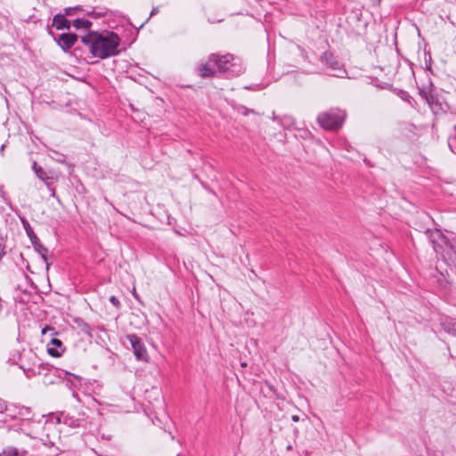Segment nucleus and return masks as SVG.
<instances>
[{
  "label": "nucleus",
  "mask_w": 456,
  "mask_h": 456,
  "mask_svg": "<svg viewBox=\"0 0 456 456\" xmlns=\"http://www.w3.org/2000/svg\"><path fill=\"white\" fill-rule=\"evenodd\" d=\"M429 239L437 254L441 253L440 249L443 248L442 243L446 246L444 257L450 260L456 267V240H449L439 231L431 232Z\"/></svg>",
  "instance_id": "nucleus-3"
},
{
  "label": "nucleus",
  "mask_w": 456,
  "mask_h": 456,
  "mask_svg": "<svg viewBox=\"0 0 456 456\" xmlns=\"http://www.w3.org/2000/svg\"><path fill=\"white\" fill-rule=\"evenodd\" d=\"M30 241H31L34 248L36 249V251L40 254L42 259L48 266V263H47L48 249L44 245L41 244V242L37 237L36 240H30Z\"/></svg>",
  "instance_id": "nucleus-16"
},
{
  "label": "nucleus",
  "mask_w": 456,
  "mask_h": 456,
  "mask_svg": "<svg viewBox=\"0 0 456 456\" xmlns=\"http://www.w3.org/2000/svg\"><path fill=\"white\" fill-rule=\"evenodd\" d=\"M54 41L64 52H68L77 41V36L73 33H62L59 37H54Z\"/></svg>",
  "instance_id": "nucleus-9"
},
{
  "label": "nucleus",
  "mask_w": 456,
  "mask_h": 456,
  "mask_svg": "<svg viewBox=\"0 0 456 456\" xmlns=\"http://www.w3.org/2000/svg\"><path fill=\"white\" fill-rule=\"evenodd\" d=\"M345 118L346 114L343 111L330 110L320 113L317 117V122L325 130L337 131L342 126Z\"/></svg>",
  "instance_id": "nucleus-4"
},
{
  "label": "nucleus",
  "mask_w": 456,
  "mask_h": 456,
  "mask_svg": "<svg viewBox=\"0 0 456 456\" xmlns=\"http://www.w3.org/2000/svg\"><path fill=\"white\" fill-rule=\"evenodd\" d=\"M22 224H23V227L26 231V233L28 235V237L29 238V240H36L37 239V235L36 233L34 232L32 227L30 226V224H28V222L25 219H22Z\"/></svg>",
  "instance_id": "nucleus-19"
},
{
  "label": "nucleus",
  "mask_w": 456,
  "mask_h": 456,
  "mask_svg": "<svg viewBox=\"0 0 456 456\" xmlns=\"http://www.w3.org/2000/svg\"><path fill=\"white\" fill-rule=\"evenodd\" d=\"M82 43L88 47L90 53L99 59H107L119 53L118 45L120 38L114 33L108 31L100 33L90 31L81 37Z\"/></svg>",
  "instance_id": "nucleus-1"
},
{
  "label": "nucleus",
  "mask_w": 456,
  "mask_h": 456,
  "mask_svg": "<svg viewBox=\"0 0 456 456\" xmlns=\"http://www.w3.org/2000/svg\"><path fill=\"white\" fill-rule=\"evenodd\" d=\"M411 99V97L409 94H407L406 97L404 98V100L409 102H410Z\"/></svg>",
  "instance_id": "nucleus-27"
},
{
  "label": "nucleus",
  "mask_w": 456,
  "mask_h": 456,
  "mask_svg": "<svg viewBox=\"0 0 456 456\" xmlns=\"http://www.w3.org/2000/svg\"><path fill=\"white\" fill-rule=\"evenodd\" d=\"M215 67H216V65L214 64V61H210V56H209L208 60L206 63L201 64L200 66L198 67L199 75L201 77H214L216 74Z\"/></svg>",
  "instance_id": "nucleus-12"
},
{
  "label": "nucleus",
  "mask_w": 456,
  "mask_h": 456,
  "mask_svg": "<svg viewBox=\"0 0 456 456\" xmlns=\"http://www.w3.org/2000/svg\"><path fill=\"white\" fill-rule=\"evenodd\" d=\"M71 10H72L71 8L66 9V10H65V11H66V14H67V15H70V11H71Z\"/></svg>",
  "instance_id": "nucleus-28"
},
{
  "label": "nucleus",
  "mask_w": 456,
  "mask_h": 456,
  "mask_svg": "<svg viewBox=\"0 0 456 456\" xmlns=\"http://www.w3.org/2000/svg\"><path fill=\"white\" fill-rule=\"evenodd\" d=\"M70 21L62 14H56L53 19V26L57 29H69Z\"/></svg>",
  "instance_id": "nucleus-14"
},
{
  "label": "nucleus",
  "mask_w": 456,
  "mask_h": 456,
  "mask_svg": "<svg viewBox=\"0 0 456 456\" xmlns=\"http://www.w3.org/2000/svg\"><path fill=\"white\" fill-rule=\"evenodd\" d=\"M236 58L231 54L227 53L224 55H219L217 53L210 54V61H214V64L216 65L217 69L220 72L232 71L238 75L241 71V68L238 67V69H232V68H237V64L234 62Z\"/></svg>",
  "instance_id": "nucleus-6"
},
{
  "label": "nucleus",
  "mask_w": 456,
  "mask_h": 456,
  "mask_svg": "<svg viewBox=\"0 0 456 456\" xmlns=\"http://www.w3.org/2000/svg\"><path fill=\"white\" fill-rule=\"evenodd\" d=\"M158 12V9L157 8H154L151 12V16L155 14L156 12Z\"/></svg>",
  "instance_id": "nucleus-26"
},
{
  "label": "nucleus",
  "mask_w": 456,
  "mask_h": 456,
  "mask_svg": "<svg viewBox=\"0 0 456 456\" xmlns=\"http://www.w3.org/2000/svg\"><path fill=\"white\" fill-rule=\"evenodd\" d=\"M291 419L294 422H297L299 420V417L297 415H293Z\"/></svg>",
  "instance_id": "nucleus-25"
},
{
  "label": "nucleus",
  "mask_w": 456,
  "mask_h": 456,
  "mask_svg": "<svg viewBox=\"0 0 456 456\" xmlns=\"http://www.w3.org/2000/svg\"><path fill=\"white\" fill-rule=\"evenodd\" d=\"M109 300L116 308H119L120 307V302H119V300L118 299L117 297L110 296Z\"/></svg>",
  "instance_id": "nucleus-23"
},
{
  "label": "nucleus",
  "mask_w": 456,
  "mask_h": 456,
  "mask_svg": "<svg viewBox=\"0 0 456 456\" xmlns=\"http://www.w3.org/2000/svg\"><path fill=\"white\" fill-rule=\"evenodd\" d=\"M126 339L130 342L136 359L147 362L149 358L148 352L141 338L135 334H128Z\"/></svg>",
  "instance_id": "nucleus-8"
},
{
  "label": "nucleus",
  "mask_w": 456,
  "mask_h": 456,
  "mask_svg": "<svg viewBox=\"0 0 456 456\" xmlns=\"http://www.w3.org/2000/svg\"><path fill=\"white\" fill-rule=\"evenodd\" d=\"M455 135L449 139L448 144L452 151L456 154V126H454Z\"/></svg>",
  "instance_id": "nucleus-22"
},
{
  "label": "nucleus",
  "mask_w": 456,
  "mask_h": 456,
  "mask_svg": "<svg viewBox=\"0 0 456 456\" xmlns=\"http://www.w3.org/2000/svg\"><path fill=\"white\" fill-rule=\"evenodd\" d=\"M32 169L35 172V174L37 175V176L41 181H43L45 183V185L47 186V188L52 191V195L54 196L55 191L53 188L51 187L50 183L47 182L49 179L52 178L48 175V173L42 167L38 166L36 161H34L32 164Z\"/></svg>",
  "instance_id": "nucleus-10"
},
{
  "label": "nucleus",
  "mask_w": 456,
  "mask_h": 456,
  "mask_svg": "<svg viewBox=\"0 0 456 456\" xmlns=\"http://www.w3.org/2000/svg\"><path fill=\"white\" fill-rule=\"evenodd\" d=\"M64 350L62 342L58 338H52L47 345V353L53 357H60Z\"/></svg>",
  "instance_id": "nucleus-11"
},
{
  "label": "nucleus",
  "mask_w": 456,
  "mask_h": 456,
  "mask_svg": "<svg viewBox=\"0 0 456 456\" xmlns=\"http://www.w3.org/2000/svg\"><path fill=\"white\" fill-rule=\"evenodd\" d=\"M48 332H51L52 334H54V329L50 327V326H45V328L42 329L41 330V333L42 335H45L47 334Z\"/></svg>",
  "instance_id": "nucleus-24"
},
{
  "label": "nucleus",
  "mask_w": 456,
  "mask_h": 456,
  "mask_svg": "<svg viewBox=\"0 0 456 456\" xmlns=\"http://www.w3.org/2000/svg\"><path fill=\"white\" fill-rule=\"evenodd\" d=\"M64 423L69 425L71 428H79L81 426V422L79 419H75L74 417L65 416Z\"/></svg>",
  "instance_id": "nucleus-20"
},
{
  "label": "nucleus",
  "mask_w": 456,
  "mask_h": 456,
  "mask_svg": "<svg viewBox=\"0 0 456 456\" xmlns=\"http://www.w3.org/2000/svg\"><path fill=\"white\" fill-rule=\"evenodd\" d=\"M53 153L54 154V156H51L52 159H53L55 161L59 162V163H62V164L65 163L64 154L59 153L56 151H53Z\"/></svg>",
  "instance_id": "nucleus-21"
},
{
  "label": "nucleus",
  "mask_w": 456,
  "mask_h": 456,
  "mask_svg": "<svg viewBox=\"0 0 456 456\" xmlns=\"http://www.w3.org/2000/svg\"><path fill=\"white\" fill-rule=\"evenodd\" d=\"M36 355L31 352L23 353L19 354V362L15 364L19 365L27 378L30 379L40 374V366L36 363Z\"/></svg>",
  "instance_id": "nucleus-5"
},
{
  "label": "nucleus",
  "mask_w": 456,
  "mask_h": 456,
  "mask_svg": "<svg viewBox=\"0 0 456 456\" xmlns=\"http://www.w3.org/2000/svg\"><path fill=\"white\" fill-rule=\"evenodd\" d=\"M72 25L77 29L90 28L92 22L86 19H76L72 21Z\"/></svg>",
  "instance_id": "nucleus-18"
},
{
  "label": "nucleus",
  "mask_w": 456,
  "mask_h": 456,
  "mask_svg": "<svg viewBox=\"0 0 456 456\" xmlns=\"http://www.w3.org/2000/svg\"><path fill=\"white\" fill-rule=\"evenodd\" d=\"M443 329L449 334L456 337V321L451 317H445L441 322Z\"/></svg>",
  "instance_id": "nucleus-15"
},
{
  "label": "nucleus",
  "mask_w": 456,
  "mask_h": 456,
  "mask_svg": "<svg viewBox=\"0 0 456 456\" xmlns=\"http://www.w3.org/2000/svg\"><path fill=\"white\" fill-rule=\"evenodd\" d=\"M321 61L332 71V76L337 77H343L346 74V69L343 68L342 64L336 59L333 53L330 52H325L322 54Z\"/></svg>",
  "instance_id": "nucleus-7"
},
{
  "label": "nucleus",
  "mask_w": 456,
  "mask_h": 456,
  "mask_svg": "<svg viewBox=\"0 0 456 456\" xmlns=\"http://www.w3.org/2000/svg\"><path fill=\"white\" fill-rule=\"evenodd\" d=\"M28 452L26 450H19L16 447L8 446L2 451V456H27Z\"/></svg>",
  "instance_id": "nucleus-17"
},
{
  "label": "nucleus",
  "mask_w": 456,
  "mask_h": 456,
  "mask_svg": "<svg viewBox=\"0 0 456 456\" xmlns=\"http://www.w3.org/2000/svg\"><path fill=\"white\" fill-rule=\"evenodd\" d=\"M419 95L427 102V103L431 106L435 102H437L436 96L435 94V91L433 88V85H430L428 87H421L419 89Z\"/></svg>",
  "instance_id": "nucleus-13"
},
{
  "label": "nucleus",
  "mask_w": 456,
  "mask_h": 456,
  "mask_svg": "<svg viewBox=\"0 0 456 456\" xmlns=\"http://www.w3.org/2000/svg\"><path fill=\"white\" fill-rule=\"evenodd\" d=\"M32 417V411L28 407L5 403L4 408H2V424L9 430L22 431Z\"/></svg>",
  "instance_id": "nucleus-2"
},
{
  "label": "nucleus",
  "mask_w": 456,
  "mask_h": 456,
  "mask_svg": "<svg viewBox=\"0 0 456 456\" xmlns=\"http://www.w3.org/2000/svg\"><path fill=\"white\" fill-rule=\"evenodd\" d=\"M373 2L379 4L381 0H372Z\"/></svg>",
  "instance_id": "nucleus-29"
}]
</instances>
